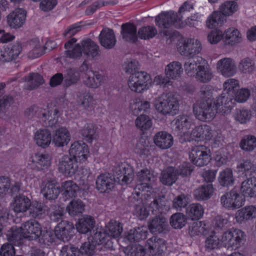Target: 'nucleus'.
Listing matches in <instances>:
<instances>
[{
  "label": "nucleus",
  "instance_id": "obj_1",
  "mask_svg": "<svg viewBox=\"0 0 256 256\" xmlns=\"http://www.w3.org/2000/svg\"><path fill=\"white\" fill-rule=\"evenodd\" d=\"M77 40L72 38L64 44L65 54L67 58L80 59L82 52L88 58H94L99 54V46L90 38L82 40L80 44H76Z\"/></svg>",
  "mask_w": 256,
  "mask_h": 256
},
{
  "label": "nucleus",
  "instance_id": "obj_2",
  "mask_svg": "<svg viewBox=\"0 0 256 256\" xmlns=\"http://www.w3.org/2000/svg\"><path fill=\"white\" fill-rule=\"evenodd\" d=\"M156 109L164 115L176 114L179 109L178 100L172 93L163 94L154 100Z\"/></svg>",
  "mask_w": 256,
  "mask_h": 256
},
{
  "label": "nucleus",
  "instance_id": "obj_3",
  "mask_svg": "<svg viewBox=\"0 0 256 256\" xmlns=\"http://www.w3.org/2000/svg\"><path fill=\"white\" fill-rule=\"evenodd\" d=\"M193 112L196 118L202 122L212 120L218 112L210 98L202 99L197 102L193 106Z\"/></svg>",
  "mask_w": 256,
  "mask_h": 256
},
{
  "label": "nucleus",
  "instance_id": "obj_4",
  "mask_svg": "<svg viewBox=\"0 0 256 256\" xmlns=\"http://www.w3.org/2000/svg\"><path fill=\"white\" fill-rule=\"evenodd\" d=\"M128 84L132 92L143 93L151 86L150 76L144 71L135 72L129 76Z\"/></svg>",
  "mask_w": 256,
  "mask_h": 256
},
{
  "label": "nucleus",
  "instance_id": "obj_5",
  "mask_svg": "<svg viewBox=\"0 0 256 256\" xmlns=\"http://www.w3.org/2000/svg\"><path fill=\"white\" fill-rule=\"evenodd\" d=\"M155 22L162 29L170 28L172 26L177 28L182 27L181 18L173 11L162 12L156 17Z\"/></svg>",
  "mask_w": 256,
  "mask_h": 256
},
{
  "label": "nucleus",
  "instance_id": "obj_6",
  "mask_svg": "<svg viewBox=\"0 0 256 256\" xmlns=\"http://www.w3.org/2000/svg\"><path fill=\"white\" fill-rule=\"evenodd\" d=\"M189 158L192 163L198 166L207 165L210 162V150L204 145L192 148L189 153Z\"/></svg>",
  "mask_w": 256,
  "mask_h": 256
},
{
  "label": "nucleus",
  "instance_id": "obj_7",
  "mask_svg": "<svg viewBox=\"0 0 256 256\" xmlns=\"http://www.w3.org/2000/svg\"><path fill=\"white\" fill-rule=\"evenodd\" d=\"M113 174L122 184H130L134 180L132 168L128 162L117 163L114 166Z\"/></svg>",
  "mask_w": 256,
  "mask_h": 256
},
{
  "label": "nucleus",
  "instance_id": "obj_8",
  "mask_svg": "<svg viewBox=\"0 0 256 256\" xmlns=\"http://www.w3.org/2000/svg\"><path fill=\"white\" fill-rule=\"evenodd\" d=\"M244 236V232L239 229L236 228L225 232L223 234L222 242L224 246L228 249H237L240 246Z\"/></svg>",
  "mask_w": 256,
  "mask_h": 256
},
{
  "label": "nucleus",
  "instance_id": "obj_9",
  "mask_svg": "<svg viewBox=\"0 0 256 256\" xmlns=\"http://www.w3.org/2000/svg\"><path fill=\"white\" fill-rule=\"evenodd\" d=\"M136 178L139 183L136 186L135 190H138L140 192L144 190L148 192L156 180L154 174L147 168H143L136 172Z\"/></svg>",
  "mask_w": 256,
  "mask_h": 256
},
{
  "label": "nucleus",
  "instance_id": "obj_10",
  "mask_svg": "<svg viewBox=\"0 0 256 256\" xmlns=\"http://www.w3.org/2000/svg\"><path fill=\"white\" fill-rule=\"evenodd\" d=\"M78 168V161L70 156L64 155L59 159L58 168L64 176H72L77 172Z\"/></svg>",
  "mask_w": 256,
  "mask_h": 256
},
{
  "label": "nucleus",
  "instance_id": "obj_11",
  "mask_svg": "<svg viewBox=\"0 0 256 256\" xmlns=\"http://www.w3.org/2000/svg\"><path fill=\"white\" fill-rule=\"evenodd\" d=\"M244 196L234 190L225 194L220 198L222 204L228 209L238 208L244 204Z\"/></svg>",
  "mask_w": 256,
  "mask_h": 256
},
{
  "label": "nucleus",
  "instance_id": "obj_12",
  "mask_svg": "<svg viewBox=\"0 0 256 256\" xmlns=\"http://www.w3.org/2000/svg\"><path fill=\"white\" fill-rule=\"evenodd\" d=\"M166 242L164 240L158 236H152L148 238L144 245L151 256H162L166 250Z\"/></svg>",
  "mask_w": 256,
  "mask_h": 256
},
{
  "label": "nucleus",
  "instance_id": "obj_13",
  "mask_svg": "<svg viewBox=\"0 0 256 256\" xmlns=\"http://www.w3.org/2000/svg\"><path fill=\"white\" fill-rule=\"evenodd\" d=\"M178 50L181 55L184 56L196 57L195 56L201 51L202 46L198 40L189 38L184 40L182 45L178 47Z\"/></svg>",
  "mask_w": 256,
  "mask_h": 256
},
{
  "label": "nucleus",
  "instance_id": "obj_14",
  "mask_svg": "<svg viewBox=\"0 0 256 256\" xmlns=\"http://www.w3.org/2000/svg\"><path fill=\"white\" fill-rule=\"evenodd\" d=\"M69 152L70 156H72L80 162H85L88 158L89 154L88 146L82 141H76L70 146Z\"/></svg>",
  "mask_w": 256,
  "mask_h": 256
},
{
  "label": "nucleus",
  "instance_id": "obj_15",
  "mask_svg": "<svg viewBox=\"0 0 256 256\" xmlns=\"http://www.w3.org/2000/svg\"><path fill=\"white\" fill-rule=\"evenodd\" d=\"M25 238L29 240L38 239L42 234V226L35 220H30L22 224Z\"/></svg>",
  "mask_w": 256,
  "mask_h": 256
},
{
  "label": "nucleus",
  "instance_id": "obj_16",
  "mask_svg": "<svg viewBox=\"0 0 256 256\" xmlns=\"http://www.w3.org/2000/svg\"><path fill=\"white\" fill-rule=\"evenodd\" d=\"M213 102L217 108L218 112L222 114L230 113L235 104L234 98L225 93L218 96Z\"/></svg>",
  "mask_w": 256,
  "mask_h": 256
},
{
  "label": "nucleus",
  "instance_id": "obj_17",
  "mask_svg": "<svg viewBox=\"0 0 256 256\" xmlns=\"http://www.w3.org/2000/svg\"><path fill=\"white\" fill-rule=\"evenodd\" d=\"M28 166L33 170L40 171L48 168L51 164V158L49 154H36L30 158Z\"/></svg>",
  "mask_w": 256,
  "mask_h": 256
},
{
  "label": "nucleus",
  "instance_id": "obj_18",
  "mask_svg": "<svg viewBox=\"0 0 256 256\" xmlns=\"http://www.w3.org/2000/svg\"><path fill=\"white\" fill-rule=\"evenodd\" d=\"M32 108L33 110L35 108L37 109L36 112H38L36 113V116L42 118V120L44 122L46 126H52L57 124L60 116L59 111L57 108L50 110H42L36 107H33Z\"/></svg>",
  "mask_w": 256,
  "mask_h": 256
},
{
  "label": "nucleus",
  "instance_id": "obj_19",
  "mask_svg": "<svg viewBox=\"0 0 256 256\" xmlns=\"http://www.w3.org/2000/svg\"><path fill=\"white\" fill-rule=\"evenodd\" d=\"M22 50L21 44L19 42H14L0 52V61L4 62L16 60Z\"/></svg>",
  "mask_w": 256,
  "mask_h": 256
},
{
  "label": "nucleus",
  "instance_id": "obj_20",
  "mask_svg": "<svg viewBox=\"0 0 256 256\" xmlns=\"http://www.w3.org/2000/svg\"><path fill=\"white\" fill-rule=\"evenodd\" d=\"M41 190L44 196L49 200L56 199L60 193V189L56 186V182L50 178L42 181Z\"/></svg>",
  "mask_w": 256,
  "mask_h": 256
},
{
  "label": "nucleus",
  "instance_id": "obj_21",
  "mask_svg": "<svg viewBox=\"0 0 256 256\" xmlns=\"http://www.w3.org/2000/svg\"><path fill=\"white\" fill-rule=\"evenodd\" d=\"M142 195L140 192L136 191L132 193V196L130 198V200L132 202L136 203L134 214L141 220L146 218L149 214L148 210L142 203L141 198Z\"/></svg>",
  "mask_w": 256,
  "mask_h": 256
},
{
  "label": "nucleus",
  "instance_id": "obj_22",
  "mask_svg": "<svg viewBox=\"0 0 256 256\" xmlns=\"http://www.w3.org/2000/svg\"><path fill=\"white\" fill-rule=\"evenodd\" d=\"M26 12L22 8H16L7 16L8 25L13 28L22 27L25 22Z\"/></svg>",
  "mask_w": 256,
  "mask_h": 256
},
{
  "label": "nucleus",
  "instance_id": "obj_23",
  "mask_svg": "<svg viewBox=\"0 0 256 256\" xmlns=\"http://www.w3.org/2000/svg\"><path fill=\"white\" fill-rule=\"evenodd\" d=\"M216 66L218 70L225 77L232 76L236 72L234 61L230 58H224L219 60Z\"/></svg>",
  "mask_w": 256,
  "mask_h": 256
},
{
  "label": "nucleus",
  "instance_id": "obj_24",
  "mask_svg": "<svg viewBox=\"0 0 256 256\" xmlns=\"http://www.w3.org/2000/svg\"><path fill=\"white\" fill-rule=\"evenodd\" d=\"M98 40L101 46L108 49L113 48L116 42L114 30L108 28H104L101 30Z\"/></svg>",
  "mask_w": 256,
  "mask_h": 256
},
{
  "label": "nucleus",
  "instance_id": "obj_25",
  "mask_svg": "<svg viewBox=\"0 0 256 256\" xmlns=\"http://www.w3.org/2000/svg\"><path fill=\"white\" fill-rule=\"evenodd\" d=\"M74 229L72 223L66 220L62 221L55 227V235L58 238L63 241L68 240V237L72 234Z\"/></svg>",
  "mask_w": 256,
  "mask_h": 256
},
{
  "label": "nucleus",
  "instance_id": "obj_26",
  "mask_svg": "<svg viewBox=\"0 0 256 256\" xmlns=\"http://www.w3.org/2000/svg\"><path fill=\"white\" fill-rule=\"evenodd\" d=\"M31 206L30 199L26 196L20 194L16 196L13 200L12 206L13 210L16 214L26 212Z\"/></svg>",
  "mask_w": 256,
  "mask_h": 256
},
{
  "label": "nucleus",
  "instance_id": "obj_27",
  "mask_svg": "<svg viewBox=\"0 0 256 256\" xmlns=\"http://www.w3.org/2000/svg\"><path fill=\"white\" fill-rule=\"evenodd\" d=\"M114 178L109 174H100L96 180V188L100 192L110 190L114 186Z\"/></svg>",
  "mask_w": 256,
  "mask_h": 256
},
{
  "label": "nucleus",
  "instance_id": "obj_28",
  "mask_svg": "<svg viewBox=\"0 0 256 256\" xmlns=\"http://www.w3.org/2000/svg\"><path fill=\"white\" fill-rule=\"evenodd\" d=\"M155 144L164 150L170 148L173 144V138L166 132L161 131L156 134L154 137Z\"/></svg>",
  "mask_w": 256,
  "mask_h": 256
},
{
  "label": "nucleus",
  "instance_id": "obj_29",
  "mask_svg": "<svg viewBox=\"0 0 256 256\" xmlns=\"http://www.w3.org/2000/svg\"><path fill=\"white\" fill-rule=\"evenodd\" d=\"M121 34L122 38L126 42L135 43L138 40L137 28L133 24L127 22L121 26Z\"/></svg>",
  "mask_w": 256,
  "mask_h": 256
},
{
  "label": "nucleus",
  "instance_id": "obj_30",
  "mask_svg": "<svg viewBox=\"0 0 256 256\" xmlns=\"http://www.w3.org/2000/svg\"><path fill=\"white\" fill-rule=\"evenodd\" d=\"M70 140L68 130L64 127H61L55 132L52 138V142L58 147H63L68 144Z\"/></svg>",
  "mask_w": 256,
  "mask_h": 256
},
{
  "label": "nucleus",
  "instance_id": "obj_31",
  "mask_svg": "<svg viewBox=\"0 0 256 256\" xmlns=\"http://www.w3.org/2000/svg\"><path fill=\"white\" fill-rule=\"evenodd\" d=\"M240 191L244 196L256 197V177L250 176L244 180L240 186Z\"/></svg>",
  "mask_w": 256,
  "mask_h": 256
},
{
  "label": "nucleus",
  "instance_id": "obj_32",
  "mask_svg": "<svg viewBox=\"0 0 256 256\" xmlns=\"http://www.w3.org/2000/svg\"><path fill=\"white\" fill-rule=\"evenodd\" d=\"M104 80V76L98 72L88 71L84 76V84L88 87L96 88L99 87Z\"/></svg>",
  "mask_w": 256,
  "mask_h": 256
},
{
  "label": "nucleus",
  "instance_id": "obj_33",
  "mask_svg": "<svg viewBox=\"0 0 256 256\" xmlns=\"http://www.w3.org/2000/svg\"><path fill=\"white\" fill-rule=\"evenodd\" d=\"M214 192V188L212 184L201 185L194 192L196 199L198 200H207L210 198Z\"/></svg>",
  "mask_w": 256,
  "mask_h": 256
},
{
  "label": "nucleus",
  "instance_id": "obj_34",
  "mask_svg": "<svg viewBox=\"0 0 256 256\" xmlns=\"http://www.w3.org/2000/svg\"><path fill=\"white\" fill-rule=\"evenodd\" d=\"M22 226L20 228L12 226L8 230L6 234L8 241L14 246L21 244L24 238H25Z\"/></svg>",
  "mask_w": 256,
  "mask_h": 256
},
{
  "label": "nucleus",
  "instance_id": "obj_35",
  "mask_svg": "<svg viewBox=\"0 0 256 256\" xmlns=\"http://www.w3.org/2000/svg\"><path fill=\"white\" fill-rule=\"evenodd\" d=\"M220 239V236L216 231H212L206 236L205 240V247L208 250H212L224 246L223 244V234Z\"/></svg>",
  "mask_w": 256,
  "mask_h": 256
},
{
  "label": "nucleus",
  "instance_id": "obj_36",
  "mask_svg": "<svg viewBox=\"0 0 256 256\" xmlns=\"http://www.w3.org/2000/svg\"><path fill=\"white\" fill-rule=\"evenodd\" d=\"M34 140L38 146L46 148L50 145L52 141L51 134L46 129L39 130L35 134Z\"/></svg>",
  "mask_w": 256,
  "mask_h": 256
},
{
  "label": "nucleus",
  "instance_id": "obj_37",
  "mask_svg": "<svg viewBox=\"0 0 256 256\" xmlns=\"http://www.w3.org/2000/svg\"><path fill=\"white\" fill-rule=\"evenodd\" d=\"M237 172L242 177L253 176L254 172V165L249 160H242L236 166Z\"/></svg>",
  "mask_w": 256,
  "mask_h": 256
},
{
  "label": "nucleus",
  "instance_id": "obj_38",
  "mask_svg": "<svg viewBox=\"0 0 256 256\" xmlns=\"http://www.w3.org/2000/svg\"><path fill=\"white\" fill-rule=\"evenodd\" d=\"M202 58L201 57L189 58L185 62L184 68L189 76H194L201 67L200 64Z\"/></svg>",
  "mask_w": 256,
  "mask_h": 256
},
{
  "label": "nucleus",
  "instance_id": "obj_39",
  "mask_svg": "<svg viewBox=\"0 0 256 256\" xmlns=\"http://www.w3.org/2000/svg\"><path fill=\"white\" fill-rule=\"evenodd\" d=\"M182 71V66L178 62H171L165 68L166 77L171 79H176L180 77Z\"/></svg>",
  "mask_w": 256,
  "mask_h": 256
},
{
  "label": "nucleus",
  "instance_id": "obj_40",
  "mask_svg": "<svg viewBox=\"0 0 256 256\" xmlns=\"http://www.w3.org/2000/svg\"><path fill=\"white\" fill-rule=\"evenodd\" d=\"M178 178V176L176 172L175 168L168 166L162 172L160 180L164 184L171 186L176 182Z\"/></svg>",
  "mask_w": 256,
  "mask_h": 256
},
{
  "label": "nucleus",
  "instance_id": "obj_41",
  "mask_svg": "<svg viewBox=\"0 0 256 256\" xmlns=\"http://www.w3.org/2000/svg\"><path fill=\"white\" fill-rule=\"evenodd\" d=\"M148 234L146 228L138 227L130 230L126 236V238L130 242H139L146 238Z\"/></svg>",
  "mask_w": 256,
  "mask_h": 256
},
{
  "label": "nucleus",
  "instance_id": "obj_42",
  "mask_svg": "<svg viewBox=\"0 0 256 256\" xmlns=\"http://www.w3.org/2000/svg\"><path fill=\"white\" fill-rule=\"evenodd\" d=\"M168 224L166 218L163 217L156 216L149 223V230L152 233H160L166 230Z\"/></svg>",
  "mask_w": 256,
  "mask_h": 256
},
{
  "label": "nucleus",
  "instance_id": "obj_43",
  "mask_svg": "<svg viewBox=\"0 0 256 256\" xmlns=\"http://www.w3.org/2000/svg\"><path fill=\"white\" fill-rule=\"evenodd\" d=\"M94 220L90 216H86L79 219L76 224L77 230L81 234H86L94 228Z\"/></svg>",
  "mask_w": 256,
  "mask_h": 256
},
{
  "label": "nucleus",
  "instance_id": "obj_44",
  "mask_svg": "<svg viewBox=\"0 0 256 256\" xmlns=\"http://www.w3.org/2000/svg\"><path fill=\"white\" fill-rule=\"evenodd\" d=\"M226 20L224 16L221 12L215 11L208 16L206 24L209 28H214L222 26Z\"/></svg>",
  "mask_w": 256,
  "mask_h": 256
},
{
  "label": "nucleus",
  "instance_id": "obj_45",
  "mask_svg": "<svg viewBox=\"0 0 256 256\" xmlns=\"http://www.w3.org/2000/svg\"><path fill=\"white\" fill-rule=\"evenodd\" d=\"M26 83L24 88L31 90L36 88L44 82L42 76L38 73H31L26 78Z\"/></svg>",
  "mask_w": 256,
  "mask_h": 256
},
{
  "label": "nucleus",
  "instance_id": "obj_46",
  "mask_svg": "<svg viewBox=\"0 0 256 256\" xmlns=\"http://www.w3.org/2000/svg\"><path fill=\"white\" fill-rule=\"evenodd\" d=\"M256 217V208L253 206H246L238 210L236 214V219L238 222L244 220H250Z\"/></svg>",
  "mask_w": 256,
  "mask_h": 256
},
{
  "label": "nucleus",
  "instance_id": "obj_47",
  "mask_svg": "<svg viewBox=\"0 0 256 256\" xmlns=\"http://www.w3.org/2000/svg\"><path fill=\"white\" fill-rule=\"evenodd\" d=\"M224 38L226 42L232 45L240 42L242 40L240 33L234 28H228L225 30Z\"/></svg>",
  "mask_w": 256,
  "mask_h": 256
},
{
  "label": "nucleus",
  "instance_id": "obj_48",
  "mask_svg": "<svg viewBox=\"0 0 256 256\" xmlns=\"http://www.w3.org/2000/svg\"><path fill=\"white\" fill-rule=\"evenodd\" d=\"M204 212L202 206L199 204H190L186 210L188 216L192 220L200 218Z\"/></svg>",
  "mask_w": 256,
  "mask_h": 256
},
{
  "label": "nucleus",
  "instance_id": "obj_49",
  "mask_svg": "<svg viewBox=\"0 0 256 256\" xmlns=\"http://www.w3.org/2000/svg\"><path fill=\"white\" fill-rule=\"evenodd\" d=\"M62 188L64 190L63 195L68 199L75 197L78 190V185L73 181L69 180L62 184Z\"/></svg>",
  "mask_w": 256,
  "mask_h": 256
},
{
  "label": "nucleus",
  "instance_id": "obj_50",
  "mask_svg": "<svg viewBox=\"0 0 256 256\" xmlns=\"http://www.w3.org/2000/svg\"><path fill=\"white\" fill-rule=\"evenodd\" d=\"M220 184L224 186H230L234 184V179L230 168H226L220 172L218 178Z\"/></svg>",
  "mask_w": 256,
  "mask_h": 256
},
{
  "label": "nucleus",
  "instance_id": "obj_51",
  "mask_svg": "<svg viewBox=\"0 0 256 256\" xmlns=\"http://www.w3.org/2000/svg\"><path fill=\"white\" fill-rule=\"evenodd\" d=\"M64 83L66 86L76 84L80 80L79 72L76 68H68L64 74Z\"/></svg>",
  "mask_w": 256,
  "mask_h": 256
},
{
  "label": "nucleus",
  "instance_id": "obj_52",
  "mask_svg": "<svg viewBox=\"0 0 256 256\" xmlns=\"http://www.w3.org/2000/svg\"><path fill=\"white\" fill-rule=\"evenodd\" d=\"M192 124V120L186 116H178L175 120L176 129L183 132L184 134L186 132L185 131L190 129Z\"/></svg>",
  "mask_w": 256,
  "mask_h": 256
},
{
  "label": "nucleus",
  "instance_id": "obj_53",
  "mask_svg": "<svg viewBox=\"0 0 256 256\" xmlns=\"http://www.w3.org/2000/svg\"><path fill=\"white\" fill-rule=\"evenodd\" d=\"M92 243L95 246L96 245H105L110 247L112 246V242L110 240L109 236L106 232L97 231L92 236Z\"/></svg>",
  "mask_w": 256,
  "mask_h": 256
},
{
  "label": "nucleus",
  "instance_id": "obj_54",
  "mask_svg": "<svg viewBox=\"0 0 256 256\" xmlns=\"http://www.w3.org/2000/svg\"><path fill=\"white\" fill-rule=\"evenodd\" d=\"M108 236L116 238L118 237L122 232V224L116 221L111 220L106 226Z\"/></svg>",
  "mask_w": 256,
  "mask_h": 256
},
{
  "label": "nucleus",
  "instance_id": "obj_55",
  "mask_svg": "<svg viewBox=\"0 0 256 256\" xmlns=\"http://www.w3.org/2000/svg\"><path fill=\"white\" fill-rule=\"evenodd\" d=\"M150 107V104L148 101H142L140 99H135L131 104L130 108L132 114L134 116L140 114L142 111L146 112Z\"/></svg>",
  "mask_w": 256,
  "mask_h": 256
},
{
  "label": "nucleus",
  "instance_id": "obj_56",
  "mask_svg": "<svg viewBox=\"0 0 256 256\" xmlns=\"http://www.w3.org/2000/svg\"><path fill=\"white\" fill-rule=\"evenodd\" d=\"M203 222L198 221L192 222L189 226V234L192 237L201 235H206L207 230Z\"/></svg>",
  "mask_w": 256,
  "mask_h": 256
},
{
  "label": "nucleus",
  "instance_id": "obj_57",
  "mask_svg": "<svg viewBox=\"0 0 256 256\" xmlns=\"http://www.w3.org/2000/svg\"><path fill=\"white\" fill-rule=\"evenodd\" d=\"M158 33L156 27L153 26H148L139 28L138 35L140 39L149 40L154 37Z\"/></svg>",
  "mask_w": 256,
  "mask_h": 256
},
{
  "label": "nucleus",
  "instance_id": "obj_58",
  "mask_svg": "<svg viewBox=\"0 0 256 256\" xmlns=\"http://www.w3.org/2000/svg\"><path fill=\"white\" fill-rule=\"evenodd\" d=\"M240 144L242 150L252 151L256 147V138L252 135L245 136L241 140Z\"/></svg>",
  "mask_w": 256,
  "mask_h": 256
},
{
  "label": "nucleus",
  "instance_id": "obj_59",
  "mask_svg": "<svg viewBox=\"0 0 256 256\" xmlns=\"http://www.w3.org/2000/svg\"><path fill=\"white\" fill-rule=\"evenodd\" d=\"M152 120L150 118L145 114H140L135 120L136 126L142 131L150 129L152 126Z\"/></svg>",
  "mask_w": 256,
  "mask_h": 256
},
{
  "label": "nucleus",
  "instance_id": "obj_60",
  "mask_svg": "<svg viewBox=\"0 0 256 256\" xmlns=\"http://www.w3.org/2000/svg\"><path fill=\"white\" fill-rule=\"evenodd\" d=\"M84 205L80 200L71 201L66 207V210L71 216H75L82 213L84 210Z\"/></svg>",
  "mask_w": 256,
  "mask_h": 256
},
{
  "label": "nucleus",
  "instance_id": "obj_61",
  "mask_svg": "<svg viewBox=\"0 0 256 256\" xmlns=\"http://www.w3.org/2000/svg\"><path fill=\"white\" fill-rule=\"evenodd\" d=\"M170 223L174 228H181L185 226L186 218L183 214L177 212L171 216Z\"/></svg>",
  "mask_w": 256,
  "mask_h": 256
},
{
  "label": "nucleus",
  "instance_id": "obj_62",
  "mask_svg": "<svg viewBox=\"0 0 256 256\" xmlns=\"http://www.w3.org/2000/svg\"><path fill=\"white\" fill-rule=\"evenodd\" d=\"M80 134L88 142H91L96 138V131L94 126L90 124H87L80 130Z\"/></svg>",
  "mask_w": 256,
  "mask_h": 256
},
{
  "label": "nucleus",
  "instance_id": "obj_63",
  "mask_svg": "<svg viewBox=\"0 0 256 256\" xmlns=\"http://www.w3.org/2000/svg\"><path fill=\"white\" fill-rule=\"evenodd\" d=\"M220 9L223 16H230L238 10V6L236 2L226 1L220 6Z\"/></svg>",
  "mask_w": 256,
  "mask_h": 256
},
{
  "label": "nucleus",
  "instance_id": "obj_64",
  "mask_svg": "<svg viewBox=\"0 0 256 256\" xmlns=\"http://www.w3.org/2000/svg\"><path fill=\"white\" fill-rule=\"evenodd\" d=\"M194 166L189 162H183L175 168L176 172L178 176L182 178L189 176L194 170Z\"/></svg>",
  "mask_w": 256,
  "mask_h": 256
}]
</instances>
